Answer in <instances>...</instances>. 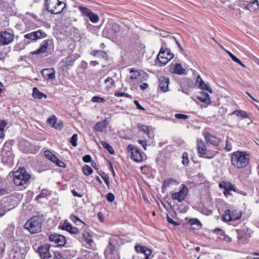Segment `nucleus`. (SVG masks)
Wrapping results in <instances>:
<instances>
[{"label":"nucleus","mask_w":259,"mask_h":259,"mask_svg":"<svg viewBox=\"0 0 259 259\" xmlns=\"http://www.w3.org/2000/svg\"><path fill=\"white\" fill-rule=\"evenodd\" d=\"M250 159V154L246 151H236L231 154L230 162L234 168L241 169L249 164Z\"/></svg>","instance_id":"nucleus-1"},{"label":"nucleus","mask_w":259,"mask_h":259,"mask_svg":"<svg viewBox=\"0 0 259 259\" xmlns=\"http://www.w3.org/2000/svg\"><path fill=\"white\" fill-rule=\"evenodd\" d=\"M13 182L17 186H24L31 178L24 167H20L13 172Z\"/></svg>","instance_id":"nucleus-2"},{"label":"nucleus","mask_w":259,"mask_h":259,"mask_svg":"<svg viewBox=\"0 0 259 259\" xmlns=\"http://www.w3.org/2000/svg\"><path fill=\"white\" fill-rule=\"evenodd\" d=\"M41 219L38 215H35L28 220L24 225V228L31 234H36L41 231Z\"/></svg>","instance_id":"nucleus-3"},{"label":"nucleus","mask_w":259,"mask_h":259,"mask_svg":"<svg viewBox=\"0 0 259 259\" xmlns=\"http://www.w3.org/2000/svg\"><path fill=\"white\" fill-rule=\"evenodd\" d=\"M196 149L199 157L207 159L213 158L218 153L214 150H207L205 143L202 139H197Z\"/></svg>","instance_id":"nucleus-4"},{"label":"nucleus","mask_w":259,"mask_h":259,"mask_svg":"<svg viewBox=\"0 0 259 259\" xmlns=\"http://www.w3.org/2000/svg\"><path fill=\"white\" fill-rule=\"evenodd\" d=\"M47 10L53 14H60L66 7V4L59 0H45Z\"/></svg>","instance_id":"nucleus-5"},{"label":"nucleus","mask_w":259,"mask_h":259,"mask_svg":"<svg viewBox=\"0 0 259 259\" xmlns=\"http://www.w3.org/2000/svg\"><path fill=\"white\" fill-rule=\"evenodd\" d=\"M126 150L130 153L131 159L136 162L140 163L147 159L146 155L133 145H128Z\"/></svg>","instance_id":"nucleus-6"},{"label":"nucleus","mask_w":259,"mask_h":259,"mask_svg":"<svg viewBox=\"0 0 259 259\" xmlns=\"http://www.w3.org/2000/svg\"><path fill=\"white\" fill-rule=\"evenodd\" d=\"M242 212L238 209H228L223 215V220L226 222L235 221L241 219Z\"/></svg>","instance_id":"nucleus-7"},{"label":"nucleus","mask_w":259,"mask_h":259,"mask_svg":"<svg viewBox=\"0 0 259 259\" xmlns=\"http://www.w3.org/2000/svg\"><path fill=\"white\" fill-rule=\"evenodd\" d=\"M174 57V54L168 49L161 48L157 55V59L161 66H164Z\"/></svg>","instance_id":"nucleus-8"},{"label":"nucleus","mask_w":259,"mask_h":259,"mask_svg":"<svg viewBox=\"0 0 259 259\" xmlns=\"http://www.w3.org/2000/svg\"><path fill=\"white\" fill-rule=\"evenodd\" d=\"M188 192L189 190L187 186L184 184H182L181 185V188L179 191L171 193V198L173 200H176L179 202H182L186 198Z\"/></svg>","instance_id":"nucleus-9"},{"label":"nucleus","mask_w":259,"mask_h":259,"mask_svg":"<svg viewBox=\"0 0 259 259\" xmlns=\"http://www.w3.org/2000/svg\"><path fill=\"white\" fill-rule=\"evenodd\" d=\"M78 10L82 16L89 18L92 22L96 23L99 21V17L98 15L93 12L91 9L83 6H78Z\"/></svg>","instance_id":"nucleus-10"},{"label":"nucleus","mask_w":259,"mask_h":259,"mask_svg":"<svg viewBox=\"0 0 259 259\" xmlns=\"http://www.w3.org/2000/svg\"><path fill=\"white\" fill-rule=\"evenodd\" d=\"M4 203L0 205V218L4 216L7 212L12 209L14 206L11 204L12 198L11 196L6 197L4 199Z\"/></svg>","instance_id":"nucleus-11"},{"label":"nucleus","mask_w":259,"mask_h":259,"mask_svg":"<svg viewBox=\"0 0 259 259\" xmlns=\"http://www.w3.org/2000/svg\"><path fill=\"white\" fill-rule=\"evenodd\" d=\"M49 239L56 246H63L66 242V238L64 236L56 233L50 234Z\"/></svg>","instance_id":"nucleus-12"},{"label":"nucleus","mask_w":259,"mask_h":259,"mask_svg":"<svg viewBox=\"0 0 259 259\" xmlns=\"http://www.w3.org/2000/svg\"><path fill=\"white\" fill-rule=\"evenodd\" d=\"M54 47V42L52 39H48L43 41L38 49L31 52L32 55H38L46 53L47 50Z\"/></svg>","instance_id":"nucleus-13"},{"label":"nucleus","mask_w":259,"mask_h":259,"mask_svg":"<svg viewBox=\"0 0 259 259\" xmlns=\"http://www.w3.org/2000/svg\"><path fill=\"white\" fill-rule=\"evenodd\" d=\"M14 39V35L7 31H0V46L10 44Z\"/></svg>","instance_id":"nucleus-14"},{"label":"nucleus","mask_w":259,"mask_h":259,"mask_svg":"<svg viewBox=\"0 0 259 259\" xmlns=\"http://www.w3.org/2000/svg\"><path fill=\"white\" fill-rule=\"evenodd\" d=\"M219 187L221 189H224V195L226 197L232 195L231 192H236V189L234 185L229 181H223L219 184Z\"/></svg>","instance_id":"nucleus-15"},{"label":"nucleus","mask_w":259,"mask_h":259,"mask_svg":"<svg viewBox=\"0 0 259 259\" xmlns=\"http://www.w3.org/2000/svg\"><path fill=\"white\" fill-rule=\"evenodd\" d=\"M203 136L207 144L212 145L214 146H218L222 142V140L219 138L212 135L208 132H204L203 133Z\"/></svg>","instance_id":"nucleus-16"},{"label":"nucleus","mask_w":259,"mask_h":259,"mask_svg":"<svg viewBox=\"0 0 259 259\" xmlns=\"http://www.w3.org/2000/svg\"><path fill=\"white\" fill-rule=\"evenodd\" d=\"M45 155L48 159L55 163L56 165L58 166L64 168L66 167V164L64 163V162L59 159L57 156H56L50 150L45 151Z\"/></svg>","instance_id":"nucleus-17"},{"label":"nucleus","mask_w":259,"mask_h":259,"mask_svg":"<svg viewBox=\"0 0 259 259\" xmlns=\"http://www.w3.org/2000/svg\"><path fill=\"white\" fill-rule=\"evenodd\" d=\"M47 34L42 30H38L27 33L24 35L26 39H31L32 41H36L38 39L46 37Z\"/></svg>","instance_id":"nucleus-18"},{"label":"nucleus","mask_w":259,"mask_h":259,"mask_svg":"<svg viewBox=\"0 0 259 259\" xmlns=\"http://www.w3.org/2000/svg\"><path fill=\"white\" fill-rule=\"evenodd\" d=\"M50 246L51 245L50 244H45L38 247L37 252L41 258L49 259L51 257L50 252Z\"/></svg>","instance_id":"nucleus-19"},{"label":"nucleus","mask_w":259,"mask_h":259,"mask_svg":"<svg viewBox=\"0 0 259 259\" xmlns=\"http://www.w3.org/2000/svg\"><path fill=\"white\" fill-rule=\"evenodd\" d=\"M47 123L53 128L57 130H61L64 126L63 122L62 121H59L57 122V117L54 115H52L48 119Z\"/></svg>","instance_id":"nucleus-20"},{"label":"nucleus","mask_w":259,"mask_h":259,"mask_svg":"<svg viewBox=\"0 0 259 259\" xmlns=\"http://www.w3.org/2000/svg\"><path fill=\"white\" fill-rule=\"evenodd\" d=\"M76 58L73 55L69 54L60 62L59 65L62 68H67L69 66H72Z\"/></svg>","instance_id":"nucleus-21"},{"label":"nucleus","mask_w":259,"mask_h":259,"mask_svg":"<svg viewBox=\"0 0 259 259\" xmlns=\"http://www.w3.org/2000/svg\"><path fill=\"white\" fill-rule=\"evenodd\" d=\"M41 73L46 80H54L56 77V72L53 68L44 69Z\"/></svg>","instance_id":"nucleus-22"},{"label":"nucleus","mask_w":259,"mask_h":259,"mask_svg":"<svg viewBox=\"0 0 259 259\" xmlns=\"http://www.w3.org/2000/svg\"><path fill=\"white\" fill-rule=\"evenodd\" d=\"M60 228L63 230H65L71 234L76 235L79 233V230L77 228L73 227L66 220L60 226Z\"/></svg>","instance_id":"nucleus-23"},{"label":"nucleus","mask_w":259,"mask_h":259,"mask_svg":"<svg viewBox=\"0 0 259 259\" xmlns=\"http://www.w3.org/2000/svg\"><path fill=\"white\" fill-rule=\"evenodd\" d=\"M169 70L171 73L180 75L184 74L186 71L182 64L179 63H171L169 66Z\"/></svg>","instance_id":"nucleus-24"},{"label":"nucleus","mask_w":259,"mask_h":259,"mask_svg":"<svg viewBox=\"0 0 259 259\" xmlns=\"http://www.w3.org/2000/svg\"><path fill=\"white\" fill-rule=\"evenodd\" d=\"M169 79L168 77L161 76L159 79V87L161 91L163 92H166L168 91V85Z\"/></svg>","instance_id":"nucleus-25"},{"label":"nucleus","mask_w":259,"mask_h":259,"mask_svg":"<svg viewBox=\"0 0 259 259\" xmlns=\"http://www.w3.org/2000/svg\"><path fill=\"white\" fill-rule=\"evenodd\" d=\"M106 84L105 89L108 92H110L116 87L115 82L111 77H108L104 81Z\"/></svg>","instance_id":"nucleus-26"},{"label":"nucleus","mask_w":259,"mask_h":259,"mask_svg":"<svg viewBox=\"0 0 259 259\" xmlns=\"http://www.w3.org/2000/svg\"><path fill=\"white\" fill-rule=\"evenodd\" d=\"M197 99L199 101L206 104L207 106L211 103L209 95L204 92L200 93L199 96L197 97Z\"/></svg>","instance_id":"nucleus-27"},{"label":"nucleus","mask_w":259,"mask_h":259,"mask_svg":"<svg viewBox=\"0 0 259 259\" xmlns=\"http://www.w3.org/2000/svg\"><path fill=\"white\" fill-rule=\"evenodd\" d=\"M237 238L240 243H245L247 241V233L243 230L237 229Z\"/></svg>","instance_id":"nucleus-28"},{"label":"nucleus","mask_w":259,"mask_h":259,"mask_svg":"<svg viewBox=\"0 0 259 259\" xmlns=\"http://www.w3.org/2000/svg\"><path fill=\"white\" fill-rule=\"evenodd\" d=\"M196 84L197 86H198L199 88L203 90H205L209 92L210 93H212V90L210 89V88L208 86L207 84L204 83V81L202 79V78L198 76L197 80L196 81Z\"/></svg>","instance_id":"nucleus-29"},{"label":"nucleus","mask_w":259,"mask_h":259,"mask_svg":"<svg viewBox=\"0 0 259 259\" xmlns=\"http://www.w3.org/2000/svg\"><path fill=\"white\" fill-rule=\"evenodd\" d=\"M108 123V121L106 119L101 122H98L94 126V129L97 132H102L107 127Z\"/></svg>","instance_id":"nucleus-30"},{"label":"nucleus","mask_w":259,"mask_h":259,"mask_svg":"<svg viewBox=\"0 0 259 259\" xmlns=\"http://www.w3.org/2000/svg\"><path fill=\"white\" fill-rule=\"evenodd\" d=\"M82 239L88 245L92 246L94 243L93 239V236L89 232L85 231L82 234Z\"/></svg>","instance_id":"nucleus-31"},{"label":"nucleus","mask_w":259,"mask_h":259,"mask_svg":"<svg viewBox=\"0 0 259 259\" xmlns=\"http://www.w3.org/2000/svg\"><path fill=\"white\" fill-rule=\"evenodd\" d=\"M32 97L34 99H41L42 98H47V95L41 93L37 88L34 87L32 90Z\"/></svg>","instance_id":"nucleus-32"},{"label":"nucleus","mask_w":259,"mask_h":259,"mask_svg":"<svg viewBox=\"0 0 259 259\" xmlns=\"http://www.w3.org/2000/svg\"><path fill=\"white\" fill-rule=\"evenodd\" d=\"M173 184H178L177 181L173 178H168L165 179L162 184V189L166 190L170 185Z\"/></svg>","instance_id":"nucleus-33"},{"label":"nucleus","mask_w":259,"mask_h":259,"mask_svg":"<svg viewBox=\"0 0 259 259\" xmlns=\"http://www.w3.org/2000/svg\"><path fill=\"white\" fill-rule=\"evenodd\" d=\"M99 55L101 58L105 59V60H108V56L107 52L102 50H94L90 53V55L94 57H96L97 55Z\"/></svg>","instance_id":"nucleus-34"},{"label":"nucleus","mask_w":259,"mask_h":259,"mask_svg":"<svg viewBox=\"0 0 259 259\" xmlns=\"http://www.w3.org/2000/svg\"><path fill=\"white\" fill-rule=\"evenodd\" d=\"M115 250V246L111 243V241H109L108 245L107 246V247L104 251V254L106 256L111 255L113 254Z\"/></svg>","instance_id":"nucleus-35"},{"label":"nucleus","mask_w":259,"mask_h":259,"mask_svg":"<svg viewBox=\"0 0 259 259\" xmlns=\"http://www.w3.org/2000/svg\"><path fill=\"white\" fill-rule=\"evenodd\" d=\"M258 2L257 0H253L247 4L245 6V8L251 12L254 11L256 9V7H258Z\"/></svg>","instance_id":"nucleus-36"},{"label":"nucleus","mask_w":259,"mask_h":259,"mask_svg":"<svg viewBox=\"0 0 259 259\" xmlns=\"http://www.w3.org/2000/svg\"><path fill=\"white\" fill-rule=\"evenodd\" d=\"M232 114L241 117L242 118H249V114L246 111L241 110H235L233 111Z\"/></svg>","instance_id":"nucleus-37"},{"label":"nucleus","mask_w":259,"mask_h":259,"mask_svg":"<svg viewBox=\"0 0 259 259\" xmlns=\"http://www.w3.org/2000/svg\"><path fill=\"white\" fill-rule=\"evenodd\" d=\"M138 128L141 132L146 134L149 138H150V132L148 126L142 124H138Z\"/></svg>","instance_id":"nucleus-38"},{"label":"nucleus","mask_w":259,"mask_h":259,"mask_svg":"<svg viewBox=\"0 0 259 259\" xmlns=\"http://www.w3.org/2000/svg\"><path fill=\"white\" fill-rule=\"evenodd\" d=\"M128 70L130 73H132V74L130 76V79L132 80L137 79L138 77L141 75L140 72L138 70H135L134 68H130L128 69Z\"/></svg>","instance_id":"nucleus-39"},{"label":"nucleus","mask_w":259,"mask_h":259,"mask_svg":"<svg viewBox=\"0 0 259 259\" xmlns=\"http://www.w3.org/2000/svg\"><path fill=\"white\" fill-rule=\"evenodd\" d=\"M82 171L85 176H89L93 172L92 168L88 165H84L82 168Z\"/></svg>","instance_id":"nucleus-40"},{"label":"nucleus","mask_w":259,"mask_h":259,"mask_svg":"<svg viewBox=\"0 0 259 259\" xmlns=\"http://www.w3.org/2000/svg\"><path fill=\"white\" fill-rule=\"evenodd\" d=\"M101 143L102 146L106 149L111 154H114L115 152L113 148L109 143L105 141H102Z\"/></svg>","instance_id":"nucleus-41"},{"label":"nucleus","mask_w":259,"mask_h":259,"mask_svg":"<svg viewBox=\"0 0 259 259\" xmlns=\"http://www.w3.org/2000/svg\"><path fill=\"white\" fill-rule=\"evenodd\" d=\"M182 163L185 166H187L189 164V159L188 153L186 152H184L182 154Z\"/></svg>","instance_id":"nucleus-42"},{"label":"nucleus","mask_w":259,"mask_h":259,"mask_svg":"<svg viewBox=\"0 0 259 259\" xmlns=\"http://www.w3.org/2000/svg\"><path fill=\"white\" fill-rule=\"evenodd\" d=\"M121 27L120 26L117 24L114 23L111 27V31L112 33L114 34L118 33L121 31Z\"/></svg>","instance_id":"nucleus-43"},{"label":"nucleus","mask_w":259,"mask_h":259,"mask_svg":"<svg viewBox=\"0 0 259 259\" xmlns=\"http://www.w3.org/2000/svg\"><path fill=\"white\" fill-rule=\"evenodd\" d=\"M91 101L94 103H105L106 101V100L103 97H101L99 96H95L92 97Z\"/></svg>","instance_id":"nucleus-44"},{"label":"nucleus","mask_w":259,"mask_h":259,"mask_svg":"<svg viewBox=\"0 0 259 259\" xmlns=\"http://www.w3.org/2000/svg\"><path fill=\"white\" fill-rule=\"evenodd\" d=\"M229 56H230V57L232 58V59L234 62H235L237 63H238V64L240 65L241 66H242L244 68L246 67V66L238 58H237L236 56H235L233 54L229 52Z\"/></svg>","instance_id":"nucleus-45"},{"label":"nucleus","mask_w":259,"mask_h":259,"mask_svg":"<svg viewBox=\"0 0 259 259\" xmlns=\"http://www.w3.org/2000/svg\"><path fill=\"white\" fill-rule=\"evenodd\" d=\"M188 223L191 225H196L198 226H200V227L202 226V224L201 223L200 221L197 218L190 219L189 220Z\"/></svg>","instance_id":"nucleus-46"},{"label":"nucleus","mask_w":259,"mask_h":259,"mask_svg":"<svg viewBox=\"0 0 259 259\" xmlns=\"http://www.w3.org/2000/svg\"><path fill=\"white\" fill-rule=\"evenodd\" d=\"M221 232L220 235L219 236L221 239L226 241V242H230L231 241V239L228 235H226L225 232L223 231L222 230H220Z\"/></svg>","instance_id":"nucleus-47"},{"label":"nucleus","mask_w":259,"mask_h":259,"mask_svg":"<svg viewBox=\"0 0 259 259\" xmlns=\"http://www.w3.org/2000/svg\"><path fill=\"white\" fill-rule=\"evenodd\" d=\"M100 176L103 179V180L104 181L105 184H106L108 188L110 186V179L109 177L106 175L104 172H103L102 174H100Z\"/></svg>","instance_id":"nucleus-48"},{"label":"nucleus","mask_w":259,"mask_h":259,"mask_svg":"<svg viewBox=\"0 0 259 259\" xmlns=\"http://www.w3.org/2000/svg\"><path fill=\"white\" fill-rule=\"evenodd\" d=\"M77 135L76 134H74L71 138L69 142L73 147H76L77 145Z\"/></svg>","instance_id":"nucleus-49"},{"label":"nucleus","mask_w":259,"mask_h":259,"mask_svg":"<svg viewBox=\"0 0 259 259\" xmlns=\"http://www.w3.org/2000/svg\"><path fill=\"white\" fill-rule=\"evenodd\" d=\"M225 143H226V145H225V150L227 152L230 151L232 150V146L231 143L229 141L228 137H227V138L226 139Z\"/></svg>","instance_id":"nucleus-50"},{"label":"nucleus","mask_w":259,"mask_h":259,"mask_svg":"<svg viewBox=\"0 0 259 259\" xmlns=\"http://www.w3.org/2000/svg\"><path fill=\"white\" fill-rule=\"evenodd\" d=\"M114 95L116 97H124L128 98H132V96L127 93H120L118 91H116L114 93Z\"/></svg>","instance_id":"nucleus-51"},{"label":"nucleus","mask_w":259,"mask_h":259,"mask_svg":"<svg viewBox=\"0 0 259 259\" xmlns=\"http://www.w3.org/2000/svg\"><path fill=\"white\" fill-rule=\"evenodd\" d=\"M146 248V246H142L141 245H136L135 247L136 251L138 253H143Z\"/></svg>","instance_id":"nucleus-52"},{"label":"nucleus","mask_w":259,"mask_h":259,"mask_svg":"<svg viewBox=\"0 0 259 259\" xmlns=\"http://www.w3.org/2000/svg\"><path fill=\"white\" fill-rule=\"evenodd\" d=\"M143 253L144 254L145 256V259H151L150 255L152 253V251L148 247H146V248Z\"/></svg>","instance_id":"nucleus-53"},{"label":"nucleus","mask_w":259,"mask_h":259,"mask_svg":"<svg viewBox=\"0 0 259 259\" xmlns=\"http://www.w3.org/2000/svg\"><path fill=\"white\" fill-rule=\"evenodd\" d=\"M175 117L179 119H187L188 118V116L186 114H181V113H176L175 115Z\"/></svg>","instance_id":"nucleus-54"},{"label":"nucleus","mask_w":259,"mask_h":259,"mask_svg":"<svg viewBox=\"0 0 259 259\" xmlns=\"http://www.w3.org/2000/svg\"><path fill=\"white\" fill-rule=\"evenodd\" d=\"M106 198L109 202H113L115 199V196L112 193H108L106 196Z\"/></svg>","instance_id":"nucleus-55"},{"label":"nucleus","mask_w":259,"mask_h":259,"mask_svg":"<svg viewBox=\"0 0 259 259\" xmlns=\"http://www.w3.org/2000/svg\"><path fill=\"white\" fill-rule=\"evenodd\" d=\"M82 160L85 163L91 162L92 157L90 155H85L83 157Z\"/></svg>","instance_id":"nucleus-56"},{"label":"nucleus","mask_w":259,"mask_h":259,"mask_svg":"<svg viewBox=\"0 0 259 259\" xmlns=\"http://www.w3.org/2000/svg\"><path fill=\"white\" fill-rule=\"evenodd\" d=\"M166 220L167 221L170 223V224H172L173 225L175 226H177L179 225V224L174 221L171 218H170L168 215H167V217H166Z\"/></svg>","instance_id":"nucleus-57"},{"label":"nucleus","mask_w":259,"mask_h":259,"mask_svg":"<svg viewBox=\"0 0 259 259\" xmlns=\"http://www.w3.org/2000/svg\"><path fill=\"white\" fill-rule=\"evenodd\" d=\"M7 125V123L5 120H2L0 121V131L4 133V128Z\"/></svg>","instance_id":"nucleus-58"},{"label":"nucleus","mask_w":259,"mask_h":259,"mask_svg":"<svg viewBox=\"0 0 259 259\" xmlns=\"http://www.w3.org/2000/svg\"><path fill=\"white\" fill-rule=\"evenodd\" d=\"M7 125V123L5 120H2L0 121V131L4 133V128Z\"/></svg>","instance_id":"nucleus-59"},{"label":"nucleus","mask_w":259,"mask_h":259,"mask_svg":"<svg viewBox=\"0 0 259 259\" xmlns=\"http://www.w3.org/2000/svg\"><path fill=\"white\" fill-rule=\"evenodd\" d=\"M9 191L7 189H0V197L9 194Z\"/></svg>","instance_id":"nucleus-60"},{"label":"nucleus","mask_w":259,"mask_h":259,"mask_svg":"<svg viewBox=\"0 0 259 259\" xmlns=\"http://www.w3.org/2000/svg\"><path fill=\"white\" fill-rule=\"evenodd\" d=\"M5 249V245L0 243V259L2 257Z\"/></svg>","instance_id":"nucleus-61"},{"label":"nucleus","mask_w":259,"mask_h":259,"mask_svg":"<svg viewBox=\"0 0 259 259\" xmlns=\"http://www.w3.org/2000/svg\"><path fill=\"white\" fill-rule=\"evenodd\" d=\"M71 193L75 197H77L78 198H81L82 197V194L78 193L75 189L71 190Z\"/></svg>","instance_id":"nucleus-62"},{"label":"nucleus","mask_w":259,"mask_h":259,"mask_svg":"<svg viewBox=\"0 0 259 259\" xmlns=\"http://www.w3.org/2000/svg\"><path fill=\"white\" fill-rule=\"evenodd\" d=\"M47 194L45 193L41 192L35 198L36 200H38L40 198H45L47 197Z\"/></svg>","instance_id":"nucleus-63"},{"label":"nucleus","mask_w":259,"mask_h":259,"mask_svg":"<svg viewBox=\"0 0 259 259\" xmlns=\"http://www.w3.org/2000/svg\"><path fill=\"white\" fill-rule=\"evenodd\" d=\"M134 104L136 105V106H137V108L139 109V110H145V108L144 107H143L140 104V103H139V102L137 100H135L134 101Z\"/></svg>","instance_id":"nucleus-64"}]
</instances>
